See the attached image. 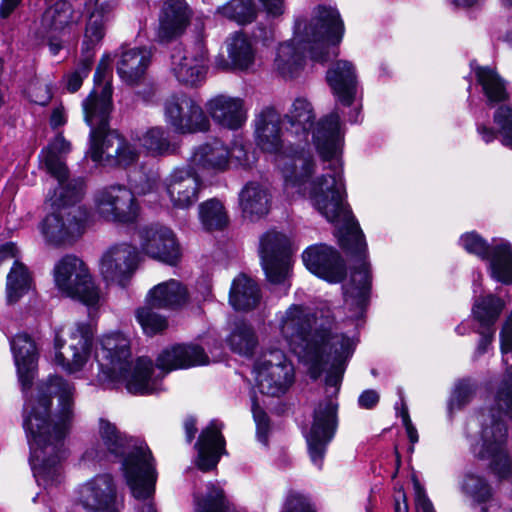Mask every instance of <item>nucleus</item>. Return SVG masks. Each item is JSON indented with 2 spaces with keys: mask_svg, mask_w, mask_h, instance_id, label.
I'll use <instances>...</instances> for the list:
<instances>
[{
  "mask_svg": "<svg viewBox=\"0 0 512 512\" xmlns=\"http://www.w3.org/2000/svg\"><path fill=\"white\" fill-rule=\"evenodd\" d=\"M361 111V98H338L335 109L313 125V143L330 172L314 180L310 177L306 183L312 206L336 225L340 246L356 262L343 293L345 306L356 319L363 316L368 306L372 275L365 236L346 201L342 162L346 129L340 115L354 124L362 120Z\"/></svg>",
  "mask_w": 512,
  "mask_h": 512,
  "instance_id": "nucleus-1",
  "label": "nucleus"
},
{
  "mask_svg": "<svg viewBox=\"0 0 512 512\" xmlns=\"http://www.w3.org/2000/svg\"><path fill=\"white\" fill-rule=\"evenodd\" d=\"M329 316L319 319L310 308L292 304L279 316V330L290 350L307 366L313 380L325 376L326 397L314 409L313 423L306 436L311 461L319 469L337 425L336 401L347 364L357 340L333 331Z\"/></svg>",
  "mask_w": 512,
  "mask_h": 512,
  "instance_id": "nucleus-2",
  "label": "nucleus"
},
{
  "mask_svg": "<svg viewBox=\"0 0 512 512\" xmlns=\"http://www.w3.org/2000/svg\"><path fill=\"white\" fill-rule=\"evenodd\" d=\"M76 388L59 375H49L38 383L34 393V477L39 485L59 482V462L64 456V441L75 420Z\"/></svg>",
  "mask_w": 512,
  "mask_h": 512,
  "instance_id": "nucleus-3",
  "label": "nucleus"
},
{
  "mask_svg": "<svg viewBox=\"0 0 512 512\" xmlns=\"http://www.w3.org/2000/svg\"><path fill=\"white\" fill-rule=\"evenodd\" d=\"M99 441L83 454L84 461L121 462V469L132 496L142 501L137 512H157L153 502L158 472L156 460L148 445L140 439L127 436L117 426L101 418Z\"/></svg>",
  "mask_w": 512,
  "mask_h": 512,
  "instance_id": "nucleus-4",
  "label": "nucleus"
},
{
  "mask_svg": "<svg viewBox=\"0 0 512 512\" xmlns=\"http://www.w3.org/2000/svg\"><path fill=\"white\" fill-rule=\"evenodd\" d=\"M343 34L344 23L338 10L318 5L309 22L295 20L293 38L277 49L275 69L284 78H294L303 70L307 53L314 62H327L330 59L329 46L338 45Z\"/></svg>",
  "mask_w": 512,
  "mask_h": 512,
  "instance_id": "nucleus-5",
  "label": "nucleus"
},
{
  "mask_svg": "<svg viewBox=\"0 0 512 512\" xmlns=\"http://www.w3.org/2000/svg\"><path fill=\"white\" fill-rule=\"evenodd\" d=\"M505 418L512 419V366L506 370L494 396V403L487 412L482 411L467 423V430L480 426V441L471 444L475 457L490 461L493 472L501 479L512 475L507 442Z\"/></svg>",
  "mask_w": 512,
  "mask_h": 512,
  "instance_id": "nucleus-6",
  "label": "nucleus"
},
{
  "mask_svg": "<svg viewBox=\"0 0 512 512\" xmlns=\"http://www.w3.org/2000/svg\"><path fill=\"white\" fill-rule=\"evenodd\" d=\"M95 357L100 371L110 380L124 382L131 394L148 395L162 389L160 378L154 376L151 359L140 357L135 363L130 361V343L122 333L103 336Z\"/></svg>",
  "mask_w": 512,
  "mask_h": 512,
  "instance_id": "nucleus-7",
  "label": "nucleus"
},
{
  "mask_svg": "<svg viewBox=\"0 0 512 512\" xmlns=\"http://www.w3.org/2000/svg\"><path fill=\"white\" fill-rule=\"evenodd\" d=\"M281 117L271 107L263 109L255 119V135L258 146L276 155L275 162L282 171L286 188L306 194V183L315 171V163L309 152L296 151L292 155L282 153Z\"/></svg>",
  "mask_w": 512,
  "mask_h": 512,
  "instance_id": "nucleus-8",
  "label": "nucleus"
},
{
  "mask_svg": "<svg viewBox=\"0 0 512 512\" xmlns=\"http://www.w3.org/2000/svg\"><path fill=\"white\" fill-rule=\"evenodd\" d=\"M71 150V143L64 138L62 133H58L39 155L40 168L58 181L57 187L48 194L51 206L58 209L74 206L86 194L85 178H69L65 160Z\"/></svg>",
  "mask_w": 512,
  "mask_h": 512,
  "instance_id": "nucleus-9",
  "label": "nucleus"
},
{
  "mask_svg": "<svg viewBox=\"0 0 512 512\" xmlns=\"http://www.w3.org/2000/svg\"><path fill=\"white\" fill-rule=\"evenodd\" d=\"M55 288L63 297L94 307L100 300V291L87 264L74 254L61 257L53 268Z\"/></svg>",
  "mask_w": 512,
  "mask_h": 512,
  "instance_id": "nucleus-10",
  "label": "nucleus"
},
{
  "mask_svg": "<svg viewBox=\"0 0 512 512\" xmlns=\"http://www.w3.org/2000/svg\"><path fill=\"white\" fill-rule=\"evenodd\" d=\"M92 209L99 219L115 224H134L140 207L133 191L123 184H109L96 189Z\"/></svg>",
  "mask_w": 512,
  "mask_h": 512,
  "instance_id": "nucleus-11",
  "label": "nucleus"
},
{
  "mask_svg": "<svg viewBox=\"0 0 512 512\" xmlns=\"http://www.w3.org/2000/svg\"><path fill=\"white\" fill-rule=\"evenodd\" d=\"M253 373L260 393L271 397L286 394L295 381L294 366L279 349L263 352L254 363Z\"/></svg>",
  "mask_w": 512,
  "mask_h": 512,
  "instance_id": "nucleus-12",
  "label": "nucleus"
},
{
  "mask_svg": "<svg viewBox=\"0 0 512 512\" xmlns=\"http://www.w3.org/2000/svg\"><path fill=\"white\" fill-rule=\"evenodd\" d=\"M10 344L24 400L22 426L29 447L28 464L32 467V339L28 333H19L12 338Z\"/></svg>",
  "mask_w": 512,
  "mask_h": 512,
  "instance_id": "nucleus-13",
  "label": "nucleus"
},
{
  "mask_svg": "<svg viewBox=\"0 0 512 512\" xmlns=\"http://www.w3.org/2000/svg\"><path fill=\"white\" fill-rule=\"evenodd\" d=\"M94 330L91 324L76 322L69 328L70 344L65 351V340L56 333L54 339L55 362L66 373L75 374L84 369L90 359Z\"/></svg>",
  "mask_w": 512,
  "mask_h": 512,
  "instance_id": "nucleus-14",
  "label": "nucleus"
},
{
  "mask_svg": "<svg viewBox=\"0 0 512 512\" xmlns=\"http://www.w3.org/2000/svg\"><path fill=\"white\" fill-rule=\"evenodd\" d=\"M260 258L267 280L284 286V294L290 285L286 284L291 267L289 239L277 231H268L260 239Z\"/></svg>",
  "mask_w": 512,
  "mask_h": 512,
  "instance_id": "nucleus-15",
  "label": "nucleus"
},
{
  "mask_svg": "<svg viewBox=\"0 0 512 512\" xmlns=\"http://www.w3.org/2000/svg\"><path fill=\"white\" fill-rule=\"evenodd\" d=\"M91 211L86 206H78L65 214L47 215L40 225L45 240L53 246L72 245L84 233Z\"/></svg>",
  "mask_w": 512,
  "mask_h": 512,
  "instance_id": "nucleus-16",
  "label": "nucleus"
},
{
  "mask_svg": "<svg viewBox=\"0 0 512 512\" xmlns=\"http://www.w3.org/2000/svg\"><path fill=\"white\" fill-rule=\"evenodd\" d=\"M165 121L180 134L209 130L210 121L195 98H170L164 104Z\"/></svg>",
  "mask_w": 512,
  "mask_h": 512,
  "instance_id": "nucleus-17",
  "label": "nucleus"
},
{
  "mask_svg": "<svg viewBox=\"0 0 512 512\" xmlns=\"http://www.w3.org/2000/svg\"><path fill=\"white\" fill-rule=\"evenodd\" d=\"M138 237L141 251L150 258L170 266L181 260L180 244L170 228L159 224L144 226L138 230Z\"/></svg>",
  "mask_w": 512,
  "mask_h": 512,
  "instance_id": "nucleus-18",
  "label": "nucleus"
},
{
  "mask_svg": "<svg viewBox=\"0 0 512 512\" xmlns=\"http://www.w3.org/2000/svg\"><path fill=\"white\" fill-rule=\"evenodd\" d=\"M138 259V251L133 245H112L100 258V274L107 283L125 287L137 269Z\"/></svg>",
  "mask_w": 512,
  "mask_h": 512,
  "instance_id": "nucleus-19",
  "label": "nucleus"
},
{
  "mask_svg": "<svg viewBox=\"0 0 512 512\" xmlns=\"http://www.w3.org/2000/svg\"><path fill=\"white\" fill-rule=\"evenodd\" d=\"M207 70L208 51L201 35H197L183 55L172 56V71L176 79L186 86H200L206 78Z\"/></svg>",
  "mask_w": 512,
  "mask_h": 512,
  "instance_id": "nucleus-20",
  "label": "nucleus"
},
{
  "mask_svg": "<svg viewBox=\"0 0 512 512\" xmlns=\"http://www.w3.org/2000/svg\"><path fill=\"white\" fill-rule=\"evenodd\" d=\"M93 162L106 167H128L138 160L137 149L116 130L108 131L103 139L89 148Z\"/></svg>",
  "mask_w": 512,
  "mask_h": 512,
  "instance_id": "nucleus-21",
  "label": "nucleus"
},
{
  "mask_svg": "<svg viewBox=\"0 0 512 512\" xmlns=\"http://www.w3.org/2000/svg\"><path fill=\"white\" fill-rule=\"evenodd\" d=\"M173 208L189 209L199 199L202 181L196 171L186 167L175 168L163 182Z\"/></svg>",
  "mask_w": 512,
  "mask_h": 512,
  "instance_id": "nucleus-22",
  "label": "nucleus"
},
{
  "mask_svg": "<svg viewBox=\"0 0 512 512\" xmlns=\"http://www.w3.org/2000/svg\"><path fill=\"white\" fill-rule=\"evenodd\" d=\"M302 259L311 273L330 283L341 282L346 275V266L341 255L326 244L309 246L302 253Z\"/></svg>",
  "mask_w": 512,
  "mask_h": 512,
  "instance_id": "nucleus-23",
  "label": "nucleus"
},
{
  "mask_svg": "<svg viewBox=\"0 0 512 512\" xmlns=\"http://www.w3.org/2000/svg\"><path fill=\"white\" fill-rule=\"evenodd\" d=\"M81 501L88 512H118V495L114 478L99 474L81 488Z\"/></svg>",
  "mask_w": 512,
  "mask_h": 512,
  "instance_id": "nucleus-24",
  "label": "nucleus"
},
{
  "mask_svg": "<svg viewBox=\"0 0 512 512\" xmlns=\"http://www.w3.org/2000/svg\"><path fill=\"white\" fill-rule=\"evenodd\" d=\"M116 72L123 83L128 86L139 85L151 64L152 51L147 47L128 48L122 45L115 55Z\"/></svg>",
  "mask_w": 512,
  "mask_h": 512,
  "instance_id": "nucleus-25",
  "label": "nucleus"
},
{
  "mask_svg": "<svg viewBox=\"0 0 512 512\" xmlns=\"http://www.w3.org/2000/svg\"><path fill=\"white\" fill-rule=\"evenodd\" d=\"M504 98H487V105L493 109L495 128L484 124L477 125V132L485 143L496 138L501 144L512 150V105L502 101Z\"/></svg>",
  "mask_w": 512,
  "mask_h": 512,
  "instance_id": "nucleus-26",
  "label": "nucleus"
},
{
  "mask_svg": "<svg viewBox=\"0 0 512 512\" xmlns=\"http://www.w3.org/2000/svg\"><path fill=\"white\" fill-rule=\"evenodd\" d=\"M222 428L223 423L213 419L200 433L195 447L197 449L196 465L202 471L214 469L224 452L225 440L221 433Z\"/></svg>",
  "mask_w": 512,
  "mask_h": 512,
  "instance_id": "nucleus-27",
  "label": "nucleus"
},
{
  "mask_svg": "<svg viewBox=\"0 0 512 512\" xmlns=\"http://www.w3.org/2000/svg\"><path fill=\"white\" fill-rule=\"evenodd\" d=\"M188 166L199 171L222 173L229 168V147L220 139H213L196 147L189 158Z\"/></svg>",
  "mask_w": 512,
  "mask_h": 512,
  "instance_id": "nucleus-28",
  "label": "nucleus"
},
{
  "mask_svg": "<svg viewBox=\"0 0 512 512\" xmlns=\"http://www.w3.org/2000/svg\"><path fill=\"white\" fill-rule=\"evenodd\" d=\"M209 358L204 349L198 345H175L164 349L157 357V367L162 377L172 370L206 365Z\"/></svg>",
  "mask_w": 512,
  "mask_h": 512,
  "instance_id": "nucleus-29",
  "label": "nucleus"
},
{
  "mask_svg": "<svg viewBox=\"0 0 512 512\" xmlns=\"http://www.w3.org/2000/svg\"><path fill=\"white\" fill-rule=\"evenodd\" d=\"M191 10L185 0H167L159 18L158 37L170 41L180 36L188 26Z\"/></svg>",
  "mask_w": 512,
  "mask_h": 512,
  "instance_id": "nucleus-30",
  "label": "nucleus"
},
{
  "mask_svg": "<svg viewBox=\"0 0 512 512\" xmlns=\"http://www.w3.org/2000/svg\"><path fill=\"white\" fill-rule=\"evenodd\" d=\"M207 109L217 124L231 130L241 128L247 120V108L242 98H211Z\"/></svg>",
  "mask_w": 512,
  "mask_h": 512,
  "instance_id": "nucleus-31",
  "label": "nucleus"
},
{
  "mask_svg": "<svg viewBox=\"0 0 512 512\" xmlns=\"http://www.w3.org/2000/svg\"><path fill=\"white\" fill-rule=\"evenodd\" d=\"M112 98H85L82 102L84 118L90 127V147L99 143L104 135L111 131L109 115L112 109Z\"/></svg>",
  "mask_w": 512,
  "mask_h": 512,
  "instance_id": "nucleus-32",
  "label": "nucleus"
},
{
  "mask_svg": "<svg viewBox=\"0 0 512 512\" xmlns=\"http://www.w3.org/2000/svg\"><path fill=\"white\" fill-rule=\"evenodd\" d=\"M187 287L176 279H169L151 288L146 296V304L160 309L176 310L187 304Z\"/></svg>",
  "mask_w": 512,
  "mask_h": 512,
  "instance_id": "nucleus-33",
  "label": "nucleus"
},
{
  "mask_svg": "<svg viewBox=\"0 0 512 512\" xmlns=\"http://www.w3.org/2000/svg\"><path fill=\"white\" fill-rule=\"evenodd\" d=\"M271 195L261 183L250 181L240 190L238 203L244 218L256 221L267 215L270 209Z\"/></svg>",
  "mask_w": 512,
  "mask_h": 512,
  "instance_id": "nucleus-34",
  "label": "nucleus"
},
{
  "mask_svg": "<svg viewBox=\"0 0 512 512\" xmlns=\"http://www.w3.org/2000/svg\"><path fill=\"white\" fill-rule=\"evenodd\" d=\"M85 6L92 9L86 24L84 40L100 44L105 36L106 24L112 19L118 0H87Z\"/></svg>",
  "mask_w": 512,
  "mask_h": 512,
  "instance_id": "nucleus-35",
  "label": "nucleus"
},
{
  "mask_svg": "<svg viewBox=\"0 0 512 512\" xmlns=\"http://www.w3.org/2000/svg\"><path fill=\"white\" fill-rule=\"evenodd\" d=\"M326 81L335 96H356L358 93H362L356 68L350 61H336L327 70Z\"/></svg>",
  "mask_w": 512,
  "mask_h": 512,
  "instance_id": "nucleus-36",
  "label": "nucleus"
},
{
  "mask_svg": "<svg viewBox=\"0 0 512 512\" xmlns=\"http://www.w3.org/2000/svg\"><path fill=\"white\" fill-rule=\"evenodd\" d=\"M488 272L490 277L502 284H512V246L503 239L494 241L488 258Z\"/></svg>",
  "mask_w": 512,
  "mask_h": 512,
  "instance_id": "nucleus-37",
  "label": "nucleus"
},
{
  "mask_svg": "<svg viewBox=\"0 0 512 512\" xmlns=\"http://www.w3.org/2000/svg\"><path fill=\"white\" fill-rule=\"evenodd\" d=\"M314 112L307 98H295L292 108L284 117L286 130L299 139L306 140L314 123Z\"/></svg>",
  "mask_w": 512,
  "mask_h": 512,
  "instance_id": "nucleus-38",
  "label": "nucleus"
},
{
  "mask_svg": "<svg viewBox=\"0 0 512 512\" xmlns=\"http://www.w3.org/2000/svg\"><path fill=\"white\" fill-rule=\"evenodd\" d=\"M260 298V289L254 280L245 274H240L233 280L229 302L235 310H251L258 305Z\"/></svg>",
  "mask_w": 512,
  "mask_h": 512,
  "instance_id": "nucleus-39",
  "label": "nucleus"
},
{
  "mask_svg": "<svg viewBox=\"0 0 512 512\" xmlns=\"http://www.w3.org/2000/svg\"><path fill=\"white\" fill-rule=\"evenodd\" d=\"M32 283L29 268L15 261L6 277L5 300L7 305H15L30 291Z\"/></svg>",
  "mask_w": 512,
  "mask_h": 512,
  "instance_id": "nucleus-40",
  "label": "nucleus"
},
{
  "mask_svg": "<svg viewBox=\"0 0 512 512\" xmlns=\"http://www.w3.org/2000/svg\"><path fill=\"white\" fill-rule=\"evenodd\" d=\"M470 67L484 96H508V83L495 68L481 66L476 60L470 62Z\"/></svg>",
  "mask_w": 512,
  "mask_h": 512,
  "instance_id": "nucleus-41",
  "label": "nucleus"
},
{
  "mask_svg": "<svg viewBox=\"0 0 512 512\" xmlns=\"http://www.w3.org/2000/svg\"><path fill=\"white\" fill-rule=\"evenodd\" d=\"M73 22V7L68 0H59L46 8L41 26L46 33H60Z\"/></svg>",
  "mask_w": 512,
  "mask_h": 512,
  "instance_id": "nucleus-42",
  "label": "nucleus"
},
{
  "mask_svg": "<svg viewBox=\"0 0 512 512\" xmlns=\"http://www.w3.org/2000/svg\"><path fill=\"white\" fill-rule=\"evenodd\" d=\"M97 46L98 44L87 43L83 39L80 61L75 70L64 77V84L68 93H76L82 86L83 80L89 75Z\"/></svg>",
  "mask_w": 512,
  "mask_h": 512,
  "instance_id": "nucleus-43",
  "label": "nucleus"
},
{
  "mask_svg": "<svg viewBox=\"0 0 512 512\" xmlns=\"http://www.w3.org/2000/svg\"><path fill=\"white\" fill-rule=\"evenodd\" d=\"M504 305L501 298L488 294L475 299L472 313L481 328H494Z\"/></svg>",
  "mask_w": 512,
  "mask_h": 512,
  "instance_id": "nucleus-44",
  "label": "nucleus"
},
{
  "mask_svg": "<svg viewBox=\"0 0 512 512\" xmlns=\"http://www.w3.org/2000/svg\"><path fill=\"white\" fill-rule=\"evenodd\" d=\"M230 349L242 356H251L257 346V337L253 328L243 320L234 322L227 337Z\"/></svg>",
  "mask_w": 512,
  "mask_h": 512,
  "instance_id": "nucleus-45",
  "label": "nucleus"
},
{
  "mask_svg": "<svg viewBox=\"0 0 512 512\" xmlns=\"http://www.w3.org/2000/svg\"><path fill=\"white\" fill-rule=\"evenodd\" d=\"M462 491L480 506L481 512H489L488 503L492 501L493 491L485 478L474 473H467L462 482Z\"/></svg>",
  "mask_w": 512,
  "mask_h": 512,
  "instance_id": "nucleus-46",
  "label": "nucleus"
},
{
  "mask_svg": "<svg viewBox=\"0 0 512 512\" xmlns=\"http://www.w3.org/2000/svg\"><path fill=\"white\" fill-rule=\"evenodd\" d=\"M228 57L231 65L239 70H248L255 61V50L250 40L241 33H235L228 43Z\"/></svg>",
  "mask_w": 512,
  "mask_h": 512,
  "instance_id": "nucleus-47",
  "label": "nucleus"
},
{
  "mask_svg": "<svg viewBox=\"0 0 512 512\" xmlns=\"http://www.w3.org/2000/svg\"><path fill=\"white\" fill-rule=\"evenodd\" d=\"M199 218L207 231L223 230L229 223L224 204L216 198L206 200L199 205Z\"/></svg>",
  "mask_w": 512,
  "mask_h": 512,
  "instance_id": "nucleus-48",
  "label": "nucleus"
},
{
  "mask_svg": "<svg viewBox=\"0 0 512 512\" xmlns=\"http://www.w3.org/2000/svg\"><path fill=\"white\" fill-rule=\"evenodd\" d=\"M217 13L240 25L253 22L257 17V9L253 0H230Z\"/></svg>",
  "mask_w": 512,
  "mask_h": 512,
  "instance_id": "nucleus-49",
  "label": "nucleus"
},
{
  "mask_svg": "<svg viewBox=\"0 0 512 512\" xmlns=\"http://www.w3.org/2000/svg\"><path fill=\"white\" fill-rule=\"evenodd\" d=\"M195 512H229V502L223 489L214 483L207 485L203 498H195Z\"/></svg>",
  "mask_w": 512,
  "mask_h": 512,
  "instance_id": "nucleus-50",
  "label": "nucleus"
},
{
  "mask_svg": "<svg viewBox=\"0 0 512 512\" xmlns=\"http://www.w3.org/2000/svg\"><path fill=\"white\" fill-rule=\"evenodd\" d=\"M93 82V88L88 96H112V70L109 65L108 56H103L98 63Z\"/></svg>",
  "mask_w": 512,
  "mask_h": 512,
  "instance_id": "nucleus-51",
  "label": "nucleus"
},
{
  "mask_svg": "<svg viewBox=\"0 0 512 512\" xmlns=\"http://www.w3.org/2000/svg\"><path fill=\"white\" fill-rule=\"evenodd\" d=\"M140 141L142 146L154 155H164L172 151L167 132L163 127L150 128Z\"/></svg>",
  "mask_w": 512,
  "mask_h": 512,
  "instance_id": "nucleus-52",
  "label": "nucleus"
},
{
  "mask_svg": "<svg viewBox=\"0 0 512 512\" xmlns=\"http://www.w3.org/2000/svg\"><path fill=\"white\" fill-rule=\"evenodd\" d=\"M153 308L147 304L136 311L137 322L147 335L162 332L168 325L166 318L154 312Z\"/></svg>",
  "mask_w": 512,
  "mask_h": 512,
  "instance_id": "nucleus-53",
  "label": "nucleus"
},
{
  "mask_svg": "<svg viewBox=\"0 0 512 512\" xmlns=\"http://www.w3.org/2000/svg\"><path fill=\"white\" fill-rule=\"evenodd\" d=\"M475 390V383L471 379L457 381L449 399V413L451 414L453 411L460 410L467 405L471 401Z\"/></svg>",
  "mask_w": 512,
  "mask_h": 512,
  "instance_id": "nucleus-54",
  "label": "nucleus"
},
{
  "mask_svg": "<svg viewBox=\"0 0 512 512\" xmlns=\"http://www.w3.org/2000/svg\"><path fill=\"white\" fill-rule=\"evenodd\" d=\"M460 244L468 253L476 255L482 260L488 258L491 250V245L475 232L462 235Z\"/></svg>",
  "mask_w": 512,
  "mask_h": 512,
  "instance_id": "nucleus-55",
  "label": "nucleus"
},
{
  "mask_svg": "<svg viewBox=\"0 0 512 512\" xmlns=\"http://www.w3.org/2000/svg\"><path fill=\"white\" fill-rule=\"evenodd\" d=\"M251 411L254 421L256 423V435L259 442L264 445L268 443V433L270 429V422L267 413L258 404L256 397H252Z\"/></svg>",
  "mask_w": 512,
  "mask_h": 512,
  "instance_id": "nucleus-56",
  "label": "nucleus"
},
{
  "mask_svg": "<svg viewBox=\"0 0 512 512\" xmlns=\"http://www.w3.org/2000/svg\"><path fill=\"white\" fill-rule=\"evenodd\" d=\"M250 145L242 140L236 139L229 148V161L233 160L240 167L245 169L252 167L256 162L254 153L249 151Z\"/></svg>",
  "mask_w": 512,
  "mask_h": 512,
  "instance_id": "nucleus-57",
  "label": "nucleus"
},
{
  "mask_svg": "<svg viewBox=\"0 0 512 512\" xmlns=\"http://www.w3.org/2000/svg\"><path fill=\"white\" fill-rule=\"evenodd\" d=\"M280 512H316L310 500L303 494L290 491L282 505Z\"/></svg>",
  "mask_w": 512,
  "mask_h": 512,
  "instance_id": "nucleus-58",
  "label": "nucleus"
},
{
  "mask_svg": "<svg viewBox=\"0 0 512 512\" xmlns=\"http://www.w3.org/2000/svg\"><path fill=\"white\" fill-rule=\"evenodd\" d=\"M397 393L399 395V398H400V401H401V411H400V416H401V419H402V423L405 427V430H406V434L409 438V441L412 443V444H415L418 442L419 440V437H418V432H417V429L415 428V426L413 425L411 419H410V416H409V413H408V408H407V405L405 403V400H404V393H403V389L402 388H398L397 390Z\"/></svg>",
  "mask_w": 512,
  "mask_h": 512,
  "instance_id": "nucleus-59",
  "label": "nucleus"
},
{
  "mask_svg": "<svg viewBox=\"0 0 512 512\" xmlns=\"http://www.w3.org/2000/svg\"><path fill=\"white\" fill-rule=\"evenodd\" d=\"M255 41L269 46L275 39L274 27L271 24L258 23L252 32Z\"/></svg>",
  "mask_w": 512,
  "mask_h": 512,
  "instance_id": "nucleus-60",
  "label": "nucleus"
},
{
  "mask_svg": "<svg viewBox=\"0 0 512 512\" xmlns=\"http://www.w3.org/2000/svg\"><path fill=\"white\" fill-rule=\"evenodd\" d=\"M414 490L416 512H435L432 502L416 479H414Z\"/></svg>",
  "mask_w": 512,
  "mask_h": 512,
  "instance_id": "nucleus-61",
  "label": "nucleus"
},
{
  "mask_svg": "<svg viewBox=\"0 0 512 512\" xmlns=\"http://www.w3.org/2000/svg\"><path fill=\"white\" fill-rule=\"evenodd\" d=\"M500 346L502 354L512 351V313L508 316L501 329Z\"/></svg>",
  "mask_w": 512,
  "mask_h": 512,
  "instance_id": "nucleus-62",
  "label": "nucleus"
},
{
  "mask_svg": "<svg viewBox=\"0 0 512 512\" xmlns=\"http://www.w3.org/2000/svg\"><path fill=\"white\" fill-rule=\"evenodd\" d=\"M268 17L277 18L285 12L284 0H258Z\"/></svg>",
  "mask_w": 512,
  "mask_h": 512,
  "instance_id": "nucleus-63",
  "label": "nucleus"
},
{
  "mask_svg": "<svg viewBox=\"0 0 512 512\" xmlns=\"http://www.w3.org/2000/svg\"><path fill=\"white\" fill-rule=\"evenodd\" d=\"M480 339L476 348V355H483L488 351L495 335V328H479Z\"/></svg>",
  "mask_w": 512,
  "mask_h": 512,
  "instance_id": "nucleus-64",
  "label": "nucleus"
}]
</instances>
